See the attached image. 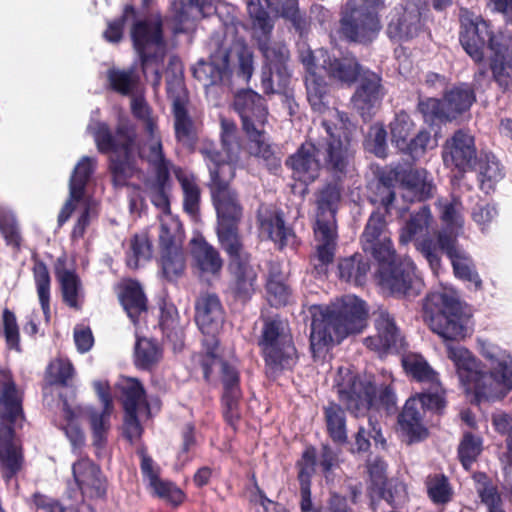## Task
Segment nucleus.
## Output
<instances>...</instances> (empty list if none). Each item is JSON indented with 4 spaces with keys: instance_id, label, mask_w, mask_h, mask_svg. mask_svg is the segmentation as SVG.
<instances>
[{
    "instance_id": "1",
    "label": "nucleus",
    "mask_w": 512,
    "mask_h": 512,
    "mask_svg": "<svg viewBox=\"0 0 512 512\" xmlns=\"http://www.w3.org/2000/svg\"><path fill=\"white\" fill-rule=\"evenodd\" d=\"M460 24L461 45L475 62L483 60V49L488 38V47L492 52L490 69L493 79L501 88L510 87L512 85V34L502 30L492 33L486 21L465 9L460 13Z\"/></svg>"
},
{
    "instance_id": "2",
    "label": "nucleus",
    "mask_w": 512,
    "mask_h": 512,
    "mask_svg": "<svg viewBox=\"0 0 512 512\" xmlns=\"http://www.w3.org/2000/svg\"><path fill=\"white\" fill-rule=\"evenodd\" d=\"M368 311L363 300L343 298L313 313L310 333L311 352L340 343L351 334L360 333L367 325Z\"/></svg>"
},
{
    "instance_id": "3",
    "label": "nucleus",
    "mask_w": 512,
    "mask_h": 512,
    "mask_svg": "<svg viewBox=\"0 0 512 512\" xmlns=\"http://www.w3.org/2000/svg\"><path fill=\"white\" fill-rule=\"evenodd\" d=\"M93 137L99 153H113L108 160L112 185L115 188L127 187L129 181L140 173L134 157L137 140L135 125L129 120H121L112 130L107 123L99 122Z\"/></svg>"
},
{
    "instance_id": "4",
    "label": "nucleus",
    "mask_w": 512,
    "mask_h": 512,
    "mask_svg": "<svg viewBox=\"0 0 512 512\" xmlns=\"http://www.w3.org/2000/svg\"><path fill=\"white\" fill-rule=\"evenodd\" d=\"M343 181L325 182L315 193L316 224L315 239L319 242L316 252L310 257L312 273L316 277L327 276L329 266L333 263L337 247L336 214L341 202Z\"/></svg>"
},
{
    "instance_id": "5",
    "label": "nucleus",
    "mask_w": 512,
    "mask_h": 512,
    "mask_svg": "<svg viewBox=\"0 0 512 512\" xmlns=\"http://www.w3.org/2000/svg\"><path fill=\"white\" fill-rule=\"evenodd\" d=\"M0 465L6 469L4 477L10 478L21 465V453L14 439L13 430L24 423L22 392L16 387L9 371L0 369Z\"/></svg>"
},
{
    "instance_id": "6",
    "label": "nucleus",
    "mask_w": 512,
    "mask_h": 512,
    "mask_svg": "<svg viewBox=\"0 0 512 512\" xmlns=\"http://www.w3.org/2000/svg\"><path fill=\"white\" fill-rule=\"evenodd\" d=\"M94 390L101 403V408L89 406H70L67 401L63 403V418L65 423L61 424L66 436L74 448L81 447L84 443V434L79 428V420L87 417L93 433V443L101 448L106 441V434L110 428V417L113 412V402L110 394L109 384L106 381L97 380L93 382Z\"/></svg>"
},
{
    "instance_id": "7",
    "label": "nucleus",
    "mask_w": 512,
    "mask_h": 512,
    "mask_svg": "<svg viewBox=\"0 0 512 512\" xmlns=\"http://www.w3.org/2000/svg\"><path fill=\"white\" fill-rule=\"evenodd\" d=\"M433 217L428 205H422L419 210L413 211L399 234V243L407 245L414 242L418 252L429 263L435 275H438L441 268V255H448V230H432L429 228Z\"/></svg>"
},
{
    "instance_id": "8",
    "label": "nucleus",
    "mask_w": 512,
    "mask_h": 512,
    "mask_svg": "<svg viewBox=\"0 0 512 512\" xmlns=\"http://www.w3.org/2000/svg\"><path fill=\"white\" fill-rule=\"evenodd\" d=\"M130 37L133 48L139 57L142 73L146 75L151 70L153 85L158 86L162 79L161 67L166 49L164 22L161 14H156L152 18L133 20Z\"/></svg>"
},
{
    "instance_id": "9",
    "label": "nucleus",
    "mask_w": 512,
    "mask_h": 512,
    "mask_svg": "<svg viewBox=\"0 0 512 512\" xmlns=\"http://www.w3.org/2000/svg\"><path fill=\"white\" fill-rule=\"evenodd\" d=\"M336 386L340 401L356 417L378 405L394 404L391 389L388 386L377 389L371 375L355 376L348 368H340Z\"/></svg>"
},
{
    "instance_id": "10",
    "label": "nucleus",
    "mask_w": 512,
    "mask_h": 512,
    "mask_svg": "<svg viewBox=\"0 0 512 512\" xmlns=\"http://www.w3.org/2000/svg\"><path fill=\"white\" fill-rule=\"evenodd\" d=\"M376 278L379 286L396 297L418 296L425 284L420 271L410 259L397 255L377 262Z\"/></svg>"
},
{
    "instance_id": "11",
    "label": "nucleus",
    "mask_w": 512,
    "mask_h": 512,
    "mask_svg": "<svg viewBox=\"0 0 512 512\" xmlns=\"http://www.w3.org/2000/svg\"><path fill=\"white\" fill-rule=\"evenodd\" d=\"M270 38L271 36L257 38L258 50L264 58L261 87L267 95L283 93L291 78L288 47L284 43L272 42Z\"/></svg>"
},
{
    "instance_id": "12",
    "label": "nucleus",
    "mask_w": 512,
    "mask_h": 512,
    "mask_svg": "<svg viewBox=\"0 0 512 512\" xmlns=\"http://www.w3.org/2000/svg\"><path fill=\"white\" fill-rule=\"evenodd\" d=\"M378 12L358 7L354 0H348L340 8L337 34L348 43L368 45L381 30Z\"/></svg>"
},
{
    "instance_id": "13",
    "label": "nucleus",
    "mask_w": 512,
    "mask_h": 512,
    "mask_svg": "<svg viewBox=\"0 0 512 512\" xmlns=\"http://www.w3.org/2000/svg\"><path fill=\"white\" fill-rule=\"evenodd\" d=\"M489 361L492 365L491 374L460 367V378L465 379L468 389L478 395L490 398L503 397L512 388V357L508 354H502L501 358L490 355Z\"/></svg>"
},
{
    "instance_id": "14",
    "label": "nucleus",
    "mask_w": 512,
    "mask_h": 512,
    "mask_svg": "<svg viewBox=\"0 0 512 512\" xmlns=\"http://www.w3.org/2000/svg\"><path fill=\"white\" fill-rule=\"evenodd\" d=\"M337 114L346 131L343 132V137L340 134L336 135L331 126L326 121L323 122L329 136L324 144L323 158L326 171L331 174L333 179L343 181L354 161V151L351 149L349 134L351 129H355V125L349 120L346 113L338 112Z\"/></svg>"
},
{
    "instance_id": "15",
    "label": "nucleus",
    "mask_w": 512,
    "mask_h": 512,
    "mask_svg": "<svg viewBox=\"0 0 512 512\" xmlns=\"http://www.w3.org/2000/svg\"><path fill=\"white\" fill-rule=\"evenodd\" d=\"M216 212V235L221 249L244 245L240 224L244 215L238 191L211 197Z\"/></svg>"
},
{
    "instance_id": "16",
    "label": "nucleus",
    "mask_w": 512,
    "mask_h": 512,
    "mask_svg": "<svg viewBox=\"0 0 512 512\" xmlns=\"http://www.w3.org/2000/svg\"><path fill=\"white\" fill-rule=\"evenodd\" d=\"M228 257V292L236 302L248 303L256 292L258 273L245 245L222 249Z\"/></svg>"
},
{
    "instance_id": "17",
    "label": "nucleus",
    "mask_w": 512,
    "mask_h": 512,
    "mask_svg": "<svg viewBox=\"0 0 512 512\" xmlns=\"http://www.w3.org/2000/svg\"><path fill=\"white\" fill-rule=\"evenodd\" d=\"M194 321L201 331L204 352H216L219 333L225 321V310L216 293H201L194 303Z\"/></svg>"
},
{
    "instance_id": "18",
    "label": "nucleus",
    "mask_w": 512,
    "mask_h": 512,
    "mask_svg": "<svg viewBox=\"0 0 512 512\" xmlns=\"http://www.w3.org/2000/svg\"><path fill=\"white\" fill-rule=\"evenodd\" d=\"M116 386L122 393L124 433L130 441L137 440L142 433L140 422L151 415L144 389L138 380L129 377L120 378Z\"/></svg>"
},
{
    "instance_id": "19",
    "label": "nucleus",
    "mask_w": 512,
    "mask_h": 512,
    "mask_svg": "<svg viewBox=\"0 0 512 512\" xmlns=\"http://www.w3.org/2000/svg\"><path fill=\"white\" fill-rule=\"evenodd\" d=\"M233 108L241 120L246 136L265 131L268 106L262 95L249 88L241 89L234 95Z\"/></svg>"
},
{
    "instance_id": "20",
    "label": "nucleus",
    "mask_w": 512,
    "mask_h": 512,
    "mask_svg": "<svg viewBox=\"0 0 512 512\" xmlns=\"http://www.w3.org/2000/svg\"><path fill=\"white\" fill-rule=\"evenodd\" d=\"M209 172L206 184L210 198L238 191L232 186L236 177V165L223 160V153L213 144H205L199 150Z\"/></svg>"
},
{
    "instance_id": "21",
    "label": "nucleus",
    "mask_w": 512,
    "mask_h": 512,
    "mask_svg": "<svg viewBox=\"0 0 512 512\" xmlns=\"http://www.w3.org/2000/svg\"><path fill=\"white\" fill-rule=\"evenodd\" d=\"M360 242L363 251L370 253L376 262L396 256L386 216L379 210L373 211L369 216Z\"/></svg>"
},
{
    "instance_id": "22",
    "label": "nucleus",
    "mask_w": 512,
    "mask_h": 512,
    "mask_svg": "<svg viewBox=\"0 0 512 512\" xmlns=\"http://www.w3.org/2000/svg\"><path fill=\"white\" fill-rule=\"evenodd\" d=\"M444 407L445 400L438 394H421L411 397L405 403L399 417V425L411 440L421 439L426 436V429L422 422L425 408L441 411Z\"/></svg>"
},
{
    "instance_id": "23",
    "label": "nucleus",
    "mask_w": 512,
    "mask_h": 512,
    "mask_svg": "<svg viewBox=\"0 0 512 512\" xmlns=\"http://www.w3.org/2000/svg\"><path fill=\"white\" fill-rule=\"evenodd\" d=\"M358 85L351 97V103L363 119L371 118L374 110L385 96L382 76L364 69L358 77Z\"/></svg>"
},
{
    "instance_id": "24",
    "label": "nucleus",
    "mask_w": 512,
    "mask_h": 512,
    "mask_svg": "<svg viewBox=\"0 0 512 512\" xmlns=\"http://www.w3.org/2000/svg\"><path fill=\"white\" fill-rule=\"evenodd\" d=\"M192 73L205 87L231 85L233 71L230 67V50L218 47L208 60H199Z\"/></svg>"
},
{
    "instance_id": "25",
    "label": "nucleus",
    "mask_w": 512,
    "mask_h": 512,
    "mask_svg": "<svg viewBox=\"0 0 512 512\" xmlns=\"http://www.w3.org/2000/svg\"><path fill=\"white\" fill-rule=\"evenodd\" d=\"M420 6L413 0L396 7L387 26V35L391 41L407 42L417 37L423 28Z\"/></svg>"
},
{
    "instance_id": "26",
    "label": "nucleus",
    "mask_w": 512,
    "mask_h": 512,
    "mask_svg": "<svg viewBox=\"0 0 512 512\" xmlns=\"http://www.w3.org/2000/svg\"><path fill=\"white\" fill-rule=\"evenodd\" d=\"M319 151L312 141H305L295 153L288 156L285 165L292 171L294 180L308 186L319 178L321 171V164L317 157Z\"/></svg>"
},
{
    "instance_id": "27",
    "label": "nucleus",
    "mask_w": 512,
    "mask_h": 512,
    "mask_svg": "<svg viewBox=\"0 0 512 512\" xmlns=\"http://www.w3.org/2000/svg\"><path fill=\"white\" fill-rule=\"evenodd\" d=\"M422 317L432 332L448 342V288L430 291L422 300Z\"/></svg>"
},
{
    "instance_id": "28",
    "label": "nucleus",
    "mask_w": 512,
    "mask_h": 512,
    "mask_svg": "<svg viewBox=\"0 0 512 512\" xmlns=\"http://www.w3.org/2000/svg\"><path fill=\"white\" fill-rule=\"evenodd\" d=\"M376 335L364 339L367 349L374 352H402L407 344L401 336L394 318L387 312H380L375 319Z\"/></svg>"
},
{
    "instance_id": "29",
    "label": "nucleus",
    "mask_w": 512,
    "mask_h": 512,
    "mask_svg": "<svg viewBox=\"0 0 512 512\" xmlns=\"http://www.w3.org/2000/svg\"><path fill=\"white\" fill-rule=\"evenodd\" d=\"M201 364L204 377L209 379L214 367H220L223 374L224 396L223 401L227 407L226 416L232 420L238 417L237 399L239 397L238 372L234 366L223 362L218 354H202Z\"/></svg>"
},
{
    "instance_id": "30",
    "label": "nucleus",
    "mask_w": 512,
    "mask_h": 512,
    "mask_svg": "<svg viewBox=\"0 0 512 512\" xmlns=\"http://www.w3.org/2000/svg\"><path fill=\"white\" fill-rule=\"evenodd\" d=\"M74 482L83 497L102 498L106 494L107 482L100 468L88 458H80L72 464Z\"/></svg>"
},
{
    "instance_id": "31",
    "label": "nucleus",
    "mask_w": 512,
    "mask_h": 512,
    "mask_svg": "<svg viewBox=\"0 0 512 512\" xmlns=\"http://www.w3.org/2000/svg\"><path fill=\"white\" fill-rule=\"evenodd\" d=\"M258 345L263 352H295L289 325L279 316L264 320Z\"/></svg>"
},
{
    "instance_id": "32",
    "label": "nucleus",
    "mask_w": 512,
    "mask_h": 512,
    "mask_svg": "<svg viewBox=\"0 0 512 512\" xmlns=\"http://www.w3.org/2000/svg\"><path fill=\"white\" fill-rule=\"evenodd\" d=\"M174 117L175 139L184 148L193 151L198 141V130L187 110V98L181 94H171Z\"/></svg>"
},
{
    "instance_id": "33",
    "label": "nucleus",
    "mask_w": 512,
    "mask_h": 512,
    "mask_svg": "<svg viewBox=\"0 0 512 512\" xmlns=\"http://www.w3.org/2000/svg\"><path fill=\"white\" fill-rule=\"evenodd\" d=\"M320 56L322 58L321 68L328 77L343 84H354L364 70L354 56L335 57L325 49L320 50Z\"/></svg>"
},
{
    "instance_id": "34",
    "label": "nucleus",
    "mask_w": 512,
    "mask_h": 512,
    "mask_svg": "<svg viewBox=\"0 0 512 512\" xmlns=\"http://www.w3.org/2000/svg\"><path fill=\"white\" fill-rule=\"evenodd\" d=\"M476 159L474 138L465 131H458L452 138L450 144V173L455 178H460L464 173L470 171Z\"/></svg>"
},
{
    "instance_id": "35",
    "label": "nucleus",
    "mask_w": 512,
    "mask_h": 512,
    "mask_svg": "<svg viewBox=\"0 0 512 512\" xmlns=\"http://www.w3.org/2000/svg\"><path fill=\"white\" fill-rule=\"evenodd\" d=\"M139 453L141 472L144 479L148 482L152 493L174 505L182 503L184 493L171 482L160 479L159 468L154 464L153 460L143 450Z\"/></svg>"
},
{
    "instance_id": "36",
    "label": "nucleus",
    "mask_w": 512,
    "mask_h": 512,
    "mask_svg": "<svg viewBox=\"0 0 512 512\" xmlns=\"http://www.w3.org/2000/svg\"><path fill=\"white\" fill-rule=\"evenodd\" d=\"M118 300L133 324H137L148 311V299L141 284L135 279H127L117 286Z\"/></svg>"
},
{
    "instance_id": "37",
    "label": "nucleus",
    "mask_w": 512,
    "mask_h": 512,
    "mask_svg": "<svg viewBox=\"0 0 512 512\" xmlns=\"http://www.w3.org/2000/svg\"><path fill=\"white\" fill-rule=\"evenodd\" d=\"M264 287L266 299L270 306L280 308L289 303L292 289L279 261L271 260L267 263Z\"/></svg>"
},
{
    "instance_id": "38",
    "label": "nucleus",
    "mask_w": 512,
    "mask_h": 512,
    "mask_svg": "<svg viewBox=\"0 0 512 512\" xmlns=\"http://www.w3.org/2000/svg\"><path fill=\"white\" fill-rule=\"evenodd\" d=\"M371 270L370 259L359 252L339 258L337 276L339 280L354 286H363Z\"/></svg>"
},
{
    "instance_id": "39",
    "label": "nucleus",
    "mask_w": 512,
    "mask_h": 512,
    "mask_svg": "<svg viewBox=\"0 0 512 512\" xmlns=\"http://www.w3.org/2000/svg\"><path fill=\"white\" fill-rule=\"evenodd\" d=\"M65 257H59L54 267V273L60 283L63 302L70 308L75 310L81 309L79 301L82 283L74 270L65 268Z\"/></svg>"
},
{
    "instance_id": "40",
    "label": "nucleus",
    "mask_w": 512,
    "mask_h": 512,
    "mask_svg": "<svg viewBox=\"0 0 512 512\" xmlns=\"http://www.w3.org/2000/svg\"><path fill=\"white\" fill-rule=\"evenodd\" d=\"M259 231L279 246L284 248L290 238L295 237L292 228L286 226L281 211L268 210L257 216Z\"/></svg>"
},
{
    "instance_id": "41",
    "label": "nucleus",
    "mask_w": 512,
    "mask_h": 512,
    "mask_svg": "<svg viewBox=\"0 0 512 512\" xmlns=\"http://www.w3.org/2000/svg\"><path fill=\"white\" fill-rule=\"evenodd\" d=\"M405 372L415 380L430 385L426 394H438L444 398L438 374L430 367L427 361L419 354H405L402 358Z\"/></svg>"
},
{
    "instance_id": "42",
    "label": "nucleus",
    "mask_w": 512,
    "mask_h": 512,
    "mask_svg": "<svg viewBox=\"0 0 512 512\" xmlns=\"http://www.w3.org/2000/svg\"><path fill=\"white\" fill-rule=\"evenodd\" d=\"M265 134V131H262L257 135L247 136L246 150L250 156L257 158L270 173L276 175L281 171V157L272 145L266 141Z\"/></svg>"
},
{
    "instance_id": "43",
    "label": "nucleus",
    "mask_w": 512,
    "mask_h": 512,
    "mask_svg": "<svg viewBox=\"0 0 512 512\" xmlns=\"http://www.w3.org/2000/svg\"><path fill=\"white\" fill-rule=\"evenodd\" d=\"M450 260L454 276L465 283L467 288L476 291L482 288V280L466 252L450 244Z\"/></svg>"
},
{
    "instance_id": "44",
    "label": "nucleus",
    "mask_w": 512,
    "mask_h": 512,
    "mask_svg": "<svg viewBox=\"0 0 512 512\" xmlns=\"http://www.w3.org/2000/svg\"><path fill=\"white\" fill-rule=\"evenodd\" d=\"M192 257L201 275L217 276L223 268V259L219 251L204 239L195 243Z\"/></svg>"
},
{
    "instance_id": "45",
    "label": "nucleus",
    "mask_w": 512,
    "mask_h": 512,
    "mask_svg": "<svg viewBox=\"0 0 512 512\" xmlns=\"http://www.w3.org/2000/svg\"><path fill=\"white\" fill-rule=\"evenodd\" d=\"M267 6L289 21L300 37L309 32L310 20L298 7V0H264Z\"/></svg>"
},
{
    "instance_id": "46",
    "label": "nucleus",
    "mask_w": 512,
    "mask_h": 512,
    "mask_svg": "<svg viewBox=\"0 0 512 512\" xmlns=\"http://www.w3.org/2000/svg\"><path fill=\"white\" fill-rule=\"evenodd\" d=\"M471 330V307L466 302L450 296V340L464 338Z\"/></svg>"
},
{
    "instance_id": "47",
    "label": "nucleus",
    "mask_w": 512,
    "mask_h": 512,
    "mask_svg": "<svg viewBox=\"0 0 512 512\" xmlns=\"http://www.w3.org/2000/svg\"><path fill=\"white\" fill-rule=\"evenodd\" d=\"M107 81L113 92L122 96H134L139 88L140 76L135 67L110 68L107 71Z\"/></svg>"
},
{
    "instance_id": "48",
    "label": "nucleus",
    "mask_w": 512,
    "mask_h": 512,
    "mask_svg": "<svg viewBox=\"0 0 512 512\" xmlns=\"http://www.w3.org/2000/svg\"><path fill=\"white\" fill-rule=\"evenodd\" d=\"M479 186L485 193H490L495 186L504 178L503 167L494 155L485 154L478 162Z\"/></svg>"
},
{
    "instance_id": "49",
    "label": "nucleus",
    "mask_w": 512,
    "mask_h": 512,
    "mask_svg": "<svg viewBox=\"0 0 512 512\" xmlns=\"http://www.w3.org/2000/svg\"><path fill=\"white\" fill-rule=\"evenodd\" d=\"M315 464V452L313 449H307L303 453V457L301 460V469L299 472V481L301 484L300 488V508L302 512H316L320 507H315L312 503L311 499V490H310V482L309 477L313 472Z\"/></svg>"
},
{
    "instance_id": "50",
    "label": "nucleus",
    "mask_w": 512,
    "mask_h": 512,
    "mask_svg": "<svg viewBox=\"0 0 512 512\" xmlns=\"http://www.w3.org/2000/svg\"><path fill=\"white\" fill-rule=\"evenodd\" d=\"M94 173L93 159L82 157L73 169L69 180V192L72 199L81 201L84 198L86 186Z\"/></svg>"
},
{
    "instance_id": "51",
    "label": "nucleus",
    "mask_w": 512,
    "mask_h": 512,
    "mask_svg": "<svg viewBox=\"0 0 512 512\" xmlns=\"http://www.w3.org/2000/svg\"><path fill=\"white\" fill-rule=\"evenodd\" d=\"M33 278L37 289L39 303L45 319L49 321L51 316L50 309V288L51 277L47 265L40 259H34L32 268Z\"/></svg>"
},
{
    "instance_id": "52",
    "label": "nucleus",
    "mask_w": 512,
    "mask_h": 512,
    "mask_svg": "<svg viewBox=\"0 0 512 512\" xmlns=\"http://www.w3.org/2000/svg\"><path fill=\"white\" fill-rule=\"evenodd\" d=\"M305 83L307 99L313 111L324 113L329 108V85L317 73L308 75Z\"/></svg>"
},
{
    "instance_id": "53",
    "label": "nucleus",
    "mask_w": 512,
    "mask_h": 512,
    "mask_svg": "<svg viewBox=\"0 0 512 512\" xmlns=\"http://www.w3.org/2000/svg\"><path fill=\"white\" fill-rule=\"evenodd\" d=\"M176 178L183 192L184 211L190 216H196L199 213L201 201V190L196 178L194 175H187L181 172L176 174Z\"/></svg>"
},
{
    "instance_id": "54",
    "label": "nucleus",
    "mask_w": 512,
    "mask_h": 512,
    "mask_svg": "<svg viewBox=\"0 0 512 512\" xmlns=\"http://www.w3.org/2000/svg\"><path fill=\"white\" fill-rule=\"evenodd\" d=\"M138 17V10L133 3H127L123 6L121 15L107 22V27L103 32V38L108 43L118 44L124 36L125 25L130 20Z\"/></svg>"
},
{
    "instance_id": "55",
    "label": "nucleus",
    "mask_w": 512,
    "mask_h": 512,
    "mask_svg": "<svg viewBox=\"0 0 512 512\" xmlns=\"http://www.w3.org/2000/svg\"><path fill=\"white\" fill-rule=\"evenodd\" d=\"M152 242L147 232L134 234L129 243L126 262L130 268H138L141 260L148 261L152 257Z\"/></svg>"
},
{
    "instance_id": "56",
    "label": "nucleus",
    "mask_w": 512,
    "mask_h": 512,
    "mask_svg": "<svg viewBox=\"0 0 512 512\" xmlns=\"http://www.w3.org/2000/svg\"><path fill=\"white\" fill-rule=\"evenodd\" d=\"M171 188L170 175L154 176L152 183L149 186V194L151 203L164 214H170V199L169 190Z\"/></svg>"
},
{
    "instance_id": "57",
    "label": "nucleus",
    "mask_w": 512,
    "mask_h": 512,
    "mask_svg": "<svg viewBox=\"0 0 512 512\" xmlns=\"http://www.w3.org/2000/svg\"><path fill=\"white\" fill-rule=\"evenodd\" d=\"M160 264L164 277L173 281L178 279L185 270V254L182 248L161 251Z\"/></svg>"
},
{
    "instance_id": "58",
    "label": "nucleus",
    "mask_w": 512,
    "mask_h": 512,
    "mask_svg": "<svg viewBox=\"0 0 512 512\" xmlns=\"http://www.w3.org/2000/svg\"><path fill=\"white\" fill-rule=\"evenodd\" d=\"M474 101V92L468 85L454 87L450 91V121L465 116Z\"/></svg>"
},
{
    "instance_id": "59",
    "label": "nucleus",
    "mask_w": 512,
    "mask_h": 512,
    "mask_svg": "<svg viewBox=\"0 0 512 512\" xmlns=\"http://www.w3.org/2000/svg\"><path fill=\"white\" fill-rule=\"evenodd\" d=\"M327 429L330 437L337 443H345L347 440L345 415L340 406L335 403L325 407Z\"/></svg>"
},
{
    "instance_id": "60",
    "label": "nucleus",
    "mask_w": 512,
    "mask_h": 512,
    "mask_svg": "<svg viewBox=\"0 0 512 512\" xmlns=\"http://www.w3.org/2000/svg\"><path fill=\"white\" fill-rule=\"evenodd\" d=\"M391 141L400 150L407 146V141L414 129V122L410 115L401 110L395 115L394 120L390 123Z\"/></svg>"
},
{
    "instance_id": "61",
    "label": "nucleus",
    "mask_w": 512,
    "mask_h": 512,
    "mask_svg": "<svg viewBox=\"0 0 512 512\" xmlns=\"http://www.w3.org/2000/svg\"><path fill=\"white\" fill-rule=\"evenodd\" d=\"M426 123L431 126H440L448 120V113L445 110V104L437 98H427L420 100L417 106Z\"/></svg>"
},
{
    "instance_id": "62",
    "label": "nucleus",
    "mask_w": 512,
    "mask_h": 512,
    "mask_svg": "<svg viewBox=\"0 0 512 512\" xmlns=\"http://www.w3.org/2000/svg\"><path fill=\"white\" fill-rule=\"evenodd\" d=\"M75 374L71 362L67 358L57 357L50 362L46 369V381L50 385H67Z\"/></svg>"
},
{
    "instance_id": "63",
    "label": "nucleus",
    "mask_w": 512,
    "mask_h": 512,
    "mask_svg": "<svg viewBox=\"0 0 512 512\" xmlns=\"http://www.w3.org/2000/svg\"><path fill=\"white\" fill-rule=\"evenodd\" d=\"M247 12L251 19L253 29L261 32L259 37L271 36L274 24L261 3L259 1L250 0L247 3Z\"/></svg>"
},
{
    "instance_id": "64",
    "label": "nucleus",
    "mask_w": 512,
    "mask_h": 512,
    "mask_svg": "<svg viewBox=\"0 0 512 512\" xmlns=\"http://www.w3.org/2000/svg\"><path fill=\"white\" fill-rule=\"evenodd\" d=\"M133 116L142 121L145 131L154 139L157 131V122L152 115V109L143 97H133L131 101Z\"/></svg>"
}]
</instances>
